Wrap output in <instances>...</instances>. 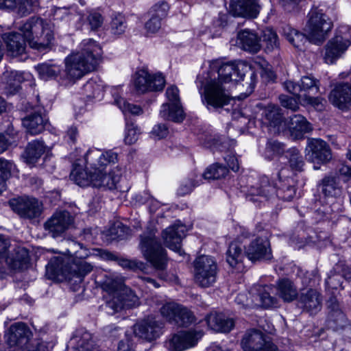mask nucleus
<instances>
[{
	"label": "nucleus",
	"instance_id": "1",
	"mask_svg": "<svg viewBox=\"0 0 351 351\" xmlns=\"http://www.w3.org/2000/svg\"><path fill=\"white\" fill-rule=\"evenodd\" d=\"M84 160L95 171L94 187L109 190L119 189V182L124 171L123 169L117 166L111 169L108 173H104L107 165L114 164L117 161L118 154L116 152L108 150L103 153L99 149H92L86 153Z\"/></svg>",
	"mask_w": 351,
	"mask_h": 351
},
{
	"label": "nucleus",
	"instance_id": "2",
	"mask_svg": "<svg viewBox=\"0 0 351 351\" xmlns=\"http://www.w3.org/2000/svg\"><path fill=\"white\" fill-rule=\"evenodd\" d=\"M81 51L74 53L65 59V73L69 80H76L93 71L101 57V48L93 39H85Z\"/></svg>",
	"mask_w": 351,
	"mask_h": 351
},
{
	"label": "nucleus",
	"instance_id": "3",
	"mask_svg": "<svg viewBox=\"0 0 351 351\" xmlns=\"http://www.w3.org/2000/svg\"><path fill=\"white\" fill-rule=\"evenodd\" d=\"M93 265L81 258L62 255L52 258L46 266V276L49 279L64 278L80 283L93 270Z\"/></svg>",
	"mask_w": 351,
	"mask_h": 351
},
{
	"label": "nucleus",
	"instance_id": "4",
	"mask_svg": "<svg viewBox=\"0 0 351 351\" xmlns=\"http://www.w3.org/2000/svg\"><path fill=\"white\" fill-rule=\"evenodd\" d=\"M197 86L202 93V102L209 110H219L232 99L230 93L221 82H217L213 71L204 72L197 77Z\"/></svg>",
	"mask_w": 351,
	"mask_h": 351
},
{
	"label": "nucleus",
	"instance_id": "5",
	"mask_svg": "<svg viewBox=\"0 0 351 351\" xmlns=\"http://www.w3.org/2000/svg\"><path fill=\"white\" fill-rule=\"evenodd\" d=\"M155 229H147L140 235L139 249L145 258L158 271V276L163 280H168L165 271L167 264L166 250L156 236Z\"/></svg>",
	"mask_w": 351,
	"mask_h": 351
},
{
	"label": "nucleus",
	"instance_id": "6",
	"mask_svg": "<svg viewBox=\"0 0 351 351\" xmlns=\"http://www.w3.org/2000/svg\"><path fill=\"white\" fill-rule=\"evenodd\" d=\"M19 30L29 47L38 51L49 47L53 39L49 23L40 17L29 18L19 27Z\"/></svg>",
	"mask_w": 351,
	"mask_h": 351
},
{
	"label": "nucleus",
	"instance_id": "7",
	"mask_svg": "<svg viewBox=\"0 0 351 351\" xmlns=\"http://www.w3.org/2000/svg\"><path fill=\"white\" fill-rule=\"evenodd\" d=\"M283 171L284 170L282 169L278 174V182L276 184L277 189L270 184L267 178H263L257 186H251L247 198L251 201H256L257 199L252 198L253 196H260L269 199L276 195L278 198L285 201L292 200L296 193L293 180L289 178L282 180L281 176Z\"/></svg>",
	"mask_w": 351,
	"mask_h": 351
},
{
	"label": "nucleus",
	"instance_id": "8",
	"mask_svg": "<svg viewBox=\"0 0 351 351\" xmlns=\"http://www.w3.org/2000/svg\"><path fill=\"white\" fill-rule=\"evenodd\" d=\"M332 27V20L322 10L315 9L309 12L305 31L311 42L317 45L322 44L328 37Z\"/></svg>",
	"mask_w": 351,
	"mask_h": 351
},
{
	"label": "nucleus",
	"instance_id": "9",
	"mask_svg": "<svg viewBox=\"0 0 351 351\" xmlns=\"http://www.w3.org/2000/svg\"><path fill=\"white\" fill-rule=\"evenodd\" d=\"M351 45V28L341 26L333 38L324 47V60L327 64H333L340 58Z\"/></svg>",
	"mask_w": 351,
	"mask_h": 351
},
{
	"label": "nucleus",
	"instance_id": "10",
	"mask_svg": "<svg viewBox=\"0 0 351 351\" xmlns=\"http://www.w3.org/2000/svg\"><path fill=\"white\" fill-rule=\"evenodd\" d=\"M195 280L202 287L213 286L217 280V266L209 256L202 255L194 262Z\"/></svg>",
	"mask_w": 351,
	"mask_h": 351
},
{
	"label": "nucleus",
	"instance_id": "11",
	"mask_svg": "<svg viewBox=\"0 0 351 351\" xmlns=\"http://www.w3.org/2000/svg\"><path fill=\"white\" fill-rule=\"evenodd\" d=\"M164 324L154 316L147 317L136 322L132 326L135 337L147 342H152L162 334Z\"/></svg>",
	"mask_w": 351,
	"mask_h": 351
},
{
	"label": "nucleus",
	"instance_id": "12",
	"mask_svg": "<svg viewBox=\"0 0 351 351\" xmlns=\"http://www.w3.org/2000/svg\"><path fill=\"white\" fill-rule=\"evenodd\" d=\"M241 347L243 351H278L271 337L256 329L246 332L241 340Z\"/></svg>",
	"mask_w": 351,
	"mask_h": 351
},
{
	"label": "nucleus",
	"instance_id": "13",
	"mask_svg": "<svg viewBox=\"0 0 351 351\" xmlns=\"http://www.w3.org/2000/svg\"><path fill=\"white\" fill-rule=\"evenodd\" d=\"M202 330H182L172 334L166 341V347L169 351H184L193 348L202 337Z\"/></svg>",
	"mask_w": 351,
	"mask_h": 351
},
{
	"label": "nucleus",
	"instance_id": "14",
	"mask_svg": "<svg viewBox=\"0 0 351 351\" xmlns=\"http://www.w3.org/2000/svg\"><path fill=\"white\" fill-rule=\"evenodd\" d=\"M166 96L170 104L162 105L160 110V117L174 122H182L184 118V114L180 104L178 88L176 86L168 87Z\"/></svg>",
	"mask_w": 351,
	"mask_h": 351
},
{
	"label": "nucleus",
	"instance_id": "15",
	"mask_svg": "<svg viewBox=\"0 0 351 351\" xmlns=\"http://www.w3.org/2000/svg\"><path fill=\"white\" fill-rule=\"evenodd\" d=\"M283 86L298 100L319 92V81L312 75H304L298 82L287 80L284 82Z\"/></svg>",
	"mask_w": 351,
	"mask_h": 351
},
{
	"label": "nucleus",
	"instance_id": "16",
	"mask_svg": "<svg viewBox=\"0 0 351 351\" xmlns=\"http://www.w3.org/2000/svg\"><path fill=\"white\" fill-rule=\"evenodd\" d=\"M210 71L215 73L217 82H221L226 86L228 83L243 80L245 73L250 71V68L243 62H228L222 64L217 69L214 67Z\"/></svg>",
	"mask_w": 351,
	"mask_h": 351
},
{
	"label": "nucleus",
	"instance_id": "17",
	"mask_svg": "<svg viewBox=\"0 0 351 351\" xmlns=\"http://www.w3.org/2000/svg\"><path fill=\"white\" fill-rule=\"evenodd\" d=\"M10 241L0 234V268L4 265L12 269H21L28 262V254L24 249L19 250L14 254H8Z\"/></svg>",
	"mask_w": 351,
	"mask_h": 351
},
{
	"label": "nucleus",
	"instance_id": "18",
	"mask_svg": "<svg viewBox=\"0 0 351 351\" xmlns=\"http://www.w3.org/2000/svg\"><path fill=\"white\" fill-rule=\"evenodd\" d=\"M12 210L21 217L34 219L42 212V203L34 197L21 196L12 198L9 201Z\"/></svg>",
	"mask_w": 351,
	"mask_h": 351
},
{
	"label": "nucleus",
	"instance_id": "19",
	"mask_svg": "<svg viewBox=\"0 0 351 351\" xmlns=\"http://www.w3.org/2000/svg\"><path fill=\"white\" fill-rule=\"evenodd\" d=\"M165 84V77L161 74L151 75L145 69H141L135 74L134 86L138 93L161 91Z\"/></svg>",
	"mask_w": 351,
	"mask_h": 351
},
{
	"label": "nucleus",
	"instance_id": "20",
	"mask_svg": "<svg viewBox=\"0 0 351 351\" xmlns=\"http://www.w3.org/2000/svg\"><path fill=\"white\" fill-rule=\"evenodd\" d=\"M305 152L306 159L313 163L325 164L332 158L330 146L319 138L308 139Z\"/></svg>",
	"mask_w": 351,
	"mask_h": 351
},
{
	"label": "nucleus",
	"instance_id": "21",
	"mask_svg": "<svg viewBox=\"0 0 351 351\" xmlns=\"http://www.w3.org/2000/svg\"><path fill=\"white\" fill-rule=\"evenodd\" d=\"M245 256L252 262L272 258V251L269 239L258 237L245 247Z\"/></svg>",
	"mask_w": 351,
	"mask_h": 351
},
{
	"label": "nucleus",
	"instance_id": "22",
	"mask_svg": "<svg viewBox=\"0 0 351 351\" xmlns=\"http://www.w3.org/2000/svg\"><path fill=\"white\" fill-rule=\"evenodd\" d=\"M73 218L69 212L62 210L55 213L45 223L44 228L48 234L56 238L62 236L70 227Z\"/></svg>",
	"mask_w": 351,
	"mask_h": 351
},
{
	"label": "nucleus",
	"instance_id": "23",
	"mask_svg": "<svg viewBox=\"0 0 351 351\" xmlns=\"http://www.w3.org/2000/svg\"><path fill=\"white\" fill-rule=\"evenodd\" d=\"M98 346L92 335L83 328L76 330L66 347V351H97Z\"/></svg>",
	"mask_w": 351,
	"mask_h": 351
},
{
	"label": "nucleus",
	"instance_id": "24",
	"mask_svg": "<svg viewBox=\"0 0 351 351\" xmlns=\"http://www.w3.org/2000/svg\"><path fill=\"white\" fill-rule=\"evenodd\" d=\"M82 158H76L73 165V169L70 173V178L77 185L86 186L90 184L93 186V178H95V171L90 165L84 160V156Z\"/></svg>",
	"mask_w": 351,
	"mask_h": 351
},
{
	"label": "nucleus",
	"instance_id": "25",
	"mask_svg": "<svg viewBox=\"0 0 351 351\" xmlns=\"http://www.w3.org/2000/svg\"><path fill=\"white\" fill-rule=\"evenodd\" d=\"M322 293L313 288L302 291L298 299L300 307L311 314H316L322 309Z\"/></svg>",
	"mask_w": 351,
	"mask_h": 351
},
{
	"label": "nucleus",
	"instance_id": "26",
	"mask_svg": "<svg viewBox=\"0 0 351 351\" xmlns=\"http://www.w3.org/2000/svg\"><path fill=\"white\" fill-rule=\"evenodd\" d=\"M260 9L258 0H231L229 12L235 16L256 18Z\"/></svg>",
	"mask_w": 351,
	"mask_h": 351
},
{
	"label": "nucleus",
	"instance_id": "27",
	"mask_svg": "<svg viewBox=\"0 0 351 351\" xmlns=\"http://www.w3.org/2000/svg\"><path fill=\"white\" fill-rule=\"evenodd\" d=\"M186 227L182 224H174L162 232L165 245L180 254H182L181 241L185 237Z\"/></svg>",
	"mask_w": 351,
	"mask_h": 351
},
{
	"label": "nucleus",
	"instance_id": "28",
	"mask_svg": "<svg viewBox=\"0 0 351 351\" xmlns=\"http://www.w3.org/2000/svg\"><path fill=\"white\" fill-rule=\"evenodd\" d=\"M274 293V288L269 285H256L249 292L255 301L257 302L256 306H261L263 308H273L278 306V300L271 295Z\"/></svg>",
	"mask_w": 351,
	"mask_h": 351
},
{
	"label": "nucleus",
	"instance_id": "29",
	"mask_svg": "<svg viewBox=\"0 0 351 351\" xmlns=\"http://www.w3.org/2000/svg\"><path fill=\"white\" fill-rule=\"evenodd\" d=\"M329 101L340 109L346 108L351 103V86L346 82H338L330 91Z\"/></svg>",
	"mask_w": 351,
	"mask_h": 351
},
{
	"label": "nucleus",
	"instance_id": "30",
	"mask_svg": "<svg viewBox=\"0 0 351 351\" xmlns=\"http://www.w3.org/2000/svg\"><path fill=\"white\" fill-rule=\"evenodd\" d=\"M237 43L243 50L252 53H257L261 48L258 36L254 31L248 29L238 32Z\"/></svg>",
	"mask_w": 351,
	"mask_h": 351
},
{
	"label": "nucleus",
	"instance_id": "31",
	"mask_svg": "<svg viewBox=\"0 0 351 351\" xmlns=\"http://www.w3.org/2000/svg\"><path fill=\"white\" fill-rule=\"evenodd\" d=\"M205 320L209 328L217 332H229L234 325L232 319L227 318L223 314L216 312L208 314Z\"/></svg>",
	"mask_w": 351,
	"mask_h": 351
},
{
	"label": "nucleus",
	"instance_id": "32",
	"mask_svg": "<svg viewBox=\"0 0 351 351\" xmlns=\"http://www.w3.org/2000/svg\"><path fill=\"white\" fill-rule=\"evenodd\" d=\"M3 38L6 43L8 53L18 56L25 53L27 42L23 35L16 32L4 34Z\"/></svg>",
	"mask_w": 351,
	"mask_h": 351
},
{
	"label": "nucleus",
	"instance_id": "33",
	"mask_svg": "<svg viewBox=\"0 0 351 351\" xmlns=\"http://www.w3.org/2000/svg\"><path fill=\"white\" fill-rule=\"evenodd\" d=\"M287 126L292 136L300 138L313 130L311 124L301 114H294L287 121Z\"/></svg>",
	"mask_w": 351,
	"mask_h": 351
},
{
	"label": "nucleus",
	"instance_id": "34",
	"mask_svg": "<svg viewBox=\"0 0 351 351\" xmlns=\"http://www.w3.org/2000/svg\"><path fill=\"white\" fill-rule=\"evenodd\" d=\"M29 331L23 323H17L12 324L8 333L6 335V341L8 344L12 347L14 346L26 343Z\"/></svg>",
	"mask_w": 351,
	"mask_h": 351
},
{
	"label": "nucleus",
	"instance_id": "35",
	"mask_svg": "<svg viewBox=\"0 0 351 351\" xmlns=\"http://www.w3.org/2000/svg\"><path fill=\"white\" fill-rule=\"evenodd\" d=\"M22 121L27 132L32 135L41 133L48 123V120L40 112L31 113L23 118Z\"/></svg>",
	"mask_w": 351,
	"mask_h": 351
},
{
	"label": "nucleus",
	"instance_id": "36",
	"mask_svg": "<svg viewBox=\"0 0 351 351\" xmlns=\"http://www.w3.org/2000/svg\"><path fill=\"white\" fill-rule=\"evenodd\" d=\"M104 286L108 291L117 295V296L121 294H129V296L132 297L131 301L134 303L138 300L132 291L125 286L124 278L121 276L112 274L105 280Z\"/></svg>",
	"mask_w": 351,
	"mask_h": 351
},
{
	"label": "nucleus",
	"instance_id": "37",
	"mask_svg": "<svg viewBox=\"0 0 351 351\" xmlns=\"http://www.w3.org/2000/svg\"><path fill=\"white\" fill-rule=\"evenodd\" d=\"M46 146L41 140H35L28 143L23 158L28 164H34L45 152Z\"/></svg>",
	"mask_w": 351,
	"mask_h": 351
},
{
	"label": "nucleus",
	"instance_id": "38",
	"mask_svg": "<svg viewBox=\"0 0 351 351\" xmlns=\"http://www.w3.org/2000/svg\"><path fill=\"white\" fill-rule=\"evenodd\" d=\"M322 193L325 197H336L341 192L339 182L335 176H326L319 183Z\"/></svg>",
	"mask_w": 351,
	"mask_h": 351
},
{
	"label": "nucleus",
	"instance_id": "39",
	"mask_svg": "<svg viewBox=\"0 0 351 351\" xmlns=\"http://www.w3.org/2000/svg\"><path fill=\"white\" fill-rule=\"evenodd\" d=\"M278 293L285 302H291L298 296V290L293 283L289 279L283 278L277 282Z\"/></svg>",
	"mask_w": 351,
	"mask_h": 351
},
{
	"label": "nucleus",
	"instance_id": "40",
	"mask_svg": "<svg viewBox=\"0 0 351 351\" xmlns=\"http://www.w3.org/2000/svg\"><path fill=\"white\" fill-rule=\"evenodd\" d=\"M245 256V251L243 250L241 243L237 241H232L230 243L226 252V261L230 267H236L243 261Z\"/></svg>",
	"mask_w": 351,
	"mask_h": 351
},
{
	"label": "nucleus",
	"instance_id": "41",
	"mask_svg": "<svg viewBox=\"0 0 351 351\" xmlns=\"http://www.w3.org/2000/svg\"><path fill=\"white\" fill-rule=\"evenodd\" d=\"M284 35L291 45L300 50L303 49L305 43L308 40L306 35L291 27H287L284 29Z\"/></svg>",
	"mask_w": 351,
	"mask_h": 351
},
{
	"label": "nucleus",
	"instance_id": "42",
	"mask_svg": "<svg viewBox=\"0 0 351 351\" xmlns=\"http://www.w3.org/2000/svg\"><path fill=\"white\" fill-rule=\"evenodd\" d=\"M264 117L271 127L280 125L283 119L281 109L276 105L269 104L264 110Z\"/></svg>",
	"mask_w": 351,
	"mask_h": 351
},
{
	"label": "nucleus",
	"instance_id": "43",
	"mask_svg": "<svg viewBox=\"0 0 351 351\" xmlns=\"http://www.w3.org/2000/svg\"><path fill=\"white\" fill-rule=\"evenodd\" d=\"M39 6L40 0H16L15 11L23 17L36 12Z\"/></svg>",
	"mask_w": 351,
	"mask_h": 351
},
{
	"label": "nucleus",
	"instance_id": "44",
	"mask_svg": "<svg viewBox=\"0 0 351 351\" xmlns=\"http://www.w3.org/2000/svg\"><path fill=\"white\" fill-rule=\"evenodd\" d=\"M261 42L263 43L267 51H272L279 48V41L276 33L271 29L263 30Z\"/></svg>",
	"mask_w": 351,
	"mask_h": 351
},
{
	"label": "nucleus",
	"instance_id": "45",
	"mask_svg": "<svg viewBox=\"0 0 351 351\" xmlns=\"http://www.w3.org/2000/svg\"><path fill=\"white\" fill-rule=\"evenodd\" d=\"M195 322L193 313L187 308L180 305L173 324L180 327H188Z\"/></svg>",
	"mask_w": 351,
	"mask_h": 351
},
{
	"label": "nucleus",
	"instance_id": "46",
	"mask_svg": "<svg viewBox=\"0 0 351 351\" xmlns=\"http://www.w3.org/2000/svg\"><path fill=\"white\" fill-rule=\"evenodd\" d=\"M84 94L88 98H100L102 97L104 87L98 84L97 79H90L83 86Z\"/></svg>",
	"mask_w": 351,
	"mask_h": 351
},
{
	"label": "nucleus",
	"instance_id": "47",
	"mask_svg": "<svg viewBox=\"0 0 351 351\" xmlns=\"http://www.w3.org/2000/svg\"><path fill=\"white\" fill-rule=\"evenodd\" d=\"M229 172L228 169L219 163H216L208 167L203 173V177L206 180H216L224 178Z\"/></svg>",
	"mask_w": 351,
	"mask_h": 351
},
{
	"label": "nucleus",
	"instance_id": "48",
	"mask_svg": "<svg viewBox=\"0 0 351 351\" xmlns=\"http://www.w3.org/2000/svg\"><path fill=\"white\" fill-rule=\"evenodd\" d=\"M337 313L328 315L327 326L334 331L343 328L347 324V319L342 311H337Z\"/></svg>",
	"mask_w": 351,
	"mask_h": 351
},
{
	"label": "nucleus",
	"instance_id": "49",
	"mask_svg": "<svg viewBox=\"0 0 351 351\" xmlns=\"http://www.w3.org/2000/svg\"><path fill=\"white\" fill-rule=\"evenodd\" d=\"M40 78L45 80L56 77L60 73V68L57 65L44 63L36 66Z\"/></svg>",
	"mask_w": 351,
	"mask_h": 351
},
{
	"label": "nucleus",
	"instance_id": "50",
	"mask_svg": "<svg viewBox=\"0 0 351 351\" xmlns=\"http://www.w3.org/2000/svg\"><path fill=\"white\" fill-rule=\"evenodd\" d=\"M287 157L289 159L290 167L295 171H302L304 162L302 155L296 148H291L287 151Z\"/></svg>",
	"mask_w": 351,
	"mask_h": 351
},
{
	"label": "nucleus",
	"instance_id": "51",
	"mask_svg": "<svg viewBox=\"0 0 351 351\" xmlns=\"http://www.w3.org/2000/svg\"><path fill=\"white\" fill-rule=\"evenodd\" d=\"M114 104L120 108L123 112H129L132 114L138 115L143 112L142 108L139 106L132 105L128 103L123 98L118 94H114Z\"/></svg>",
	"mask_w": 351,
	"mask_h": 351
},
{
	"label": "nucleus",
	"instance_id": "52",
	"mask_svg": "<svg viewBox=\"0 0 351 351\" xmlns=\"http://www.w3.org/2000/svg\"><path fill=\"white\" fill-rule=\"evenodd\" d=\"M127 27L126 20L121 14H117L112 18L110 31L114 35H120L125 32Z\"/></svg>",
	"mask_w": 351,
	"mask_h": 351
},
{
	"label": "nucleus",
	"instance_id": "53",
	"mask_svg": "<svg viewBox=\"0 0 351 351\" xmlns=\"http://www.w3.org/2000/svg\"><path fill=\"white\" fill-rule=\"evenodd\" d=\"M285 145L277 141H269L266 145L265 156L271 159L274 156H280L285 152Z\"/></svg>",
	"mask_w": 351,
	"mask_h": 351
},
{
	"label": "nucleus",
	"instance_id": "54",
	"mask_svg": "<svg viewBox=\"0 0 351 351\" xmlns=\"http://www.w3.org/2000/svg\"><path fill=\"white\" fill-rule=\"evenodd\" d=\"M180 304L174 302H168L165 304L160 308V313L168 322L173 324Z\"/></svg>",
	"mask_w": 351,
	"mask_h": 351
},
{
	"label": "nucleus",
	"instance_id": "55",
	"mask_svg": "<svg viewBox=\"0 0 351 351\" xmlns=\"http://www.w3.org/2000/svg\"><path fill=\"white\" fill-rule=\"evenodd\" d=\"M139 134L140 132L136 125L133 123H126L125 134L124 138L125 144L132 145L135 143L138 138Z\"/></svg>",
	"mask_w": 351,
	"mask_h": 351
},
{
	"label": "nucleus",
	"instance_id": "56",
	"mask_svg": "<svg viewBox=\"0 0 351 351\" xmlns=\"http://www.w3.org/2000/svg\"><path fill=\"white\" fill-rule=\"evenodd\" d=\"M169 9L168 3L165 1H160L152 8L150 14L162 20L167 16Z\"/></svg>",
	"mask_w": 351,
	"mask_h": 351
},
{
	"label": "nucleus",
	"instance_id": "57",
	"mask_svg": "<svg viewBox=\"0 0 351 351\" xmlns=\"http://www.w3.org/2000/svg\"><path fill=\"white\" fill-rule=\"evenodd\" d=\"M278 99L280 105L285 108L289 109L293 112L298 111L300 108L298 101L295 98L287 95H280Z\"/></svg>",
	"mask_w": 351,
	"mask_h": 351
},
{
	"label": "nucleus",
	"instance_id": "58",
	"mask_svg": "<svg viewBox=\"0 0 351 351\" xmlns=\"http://www.w3.org/2000/svg\"><path fill=\"white\" fill-rule=\"evenodd\" d=\"M15 168L14 164L3 158H0V177L8 180L12 170Z\"/></svg>",
	"mask_w": 351,
	"mask_h": 351
},
{
	"label": "nucleus",
	"instance_id": "59",
	"mask_svg": "<svg viewBox=\"0 0 351 351\" xmlns=\"http://www.w3.org/2000/svg\"><path fill=\"white\" fill-rule=\"evenodd\" d=\"M250 295V298H249L245 293H240L236 297L235 302L239 305L245 308H253L256 306L258 304L255 301L254 298L252 295Z\"/></svg>",
	"mask_w": 351,
	"mask_h": 351
},
{
	"label": "nucleus",
	"instance_id": "60",
	"mask_svg": "<svg viewBox=\"0 0 351 351\" xmlns=\"http://www.w3.org/2000/svg\"><path fill=\"white\" fill-rule=\"evenodd\" d=\"M87 21L90 29L92 30H96L102 25L104 18L100 13L91 12L87 16Z\"/></svg>",
	"mask_w": 351,
	"mask_h": 351
},
{
	"label": "nucleus",
	"instance_id": "61",
	"mask_svg": "<svg viewBox=\"0 0 351 351\" xmlns=\"http://www.w3.org/2000/svg\"><path fill=\"white\" fill-rule=\"evenodd\" d=\"M130 305L126 303L125 299H119L118 297L113 295L112 298L106 302V308L111 309V313L121 311L125 306Z\"/></svg>",
	"mask_w": 351,
	"mask_h": 351
},
{
	"label": "nucleus",
	"instance_id": "62",
	"mask_svg": "<svg viewBox=\"0 0 351 351\" xmlns=\"http://www.w3.org/2000/svg\"><path fill=\"white\" fill-rule=\"evenodd\" d=\"M315 95H310L300 101L315 108L317 110H322L324 108L325 100L319 97H315Z\"/></svg>",
	"mask_w": 351,
	"mask_h": 351
},
{
	"label": "nucleus",
	"instance_id": "63",
	"mask_svg": "<svg viewBox=\"0 0 351 351\" xmlns=\"http://www.w3.org/2000/svg\"><path fill=\"white\" fill-rule=\"evenodd\" d=\"M319 280L320 277L318 271L316 269L311 271H308L304 274V285L315 286L316 284L319 283Z\"/></svg>",
	"mask_w": 351,
	"mask_h": 351
},
{
	"label": "nucleus",
	"instance_id": "64",
	"mask_svg": "<svg viewBox=\"0 0 351 351\" xmlns=\"http://www.w3.org/2000/svg\"><path fill=\"white\" fill-rule=\"evenodd\" d=\"M169 130L167 126L164 123H159L154 126L152 132L151 136L154 139H161L167 136Z\"/></svg>",
	"mask_w": 351,
	"mask_h": 351
}]
</instances>
